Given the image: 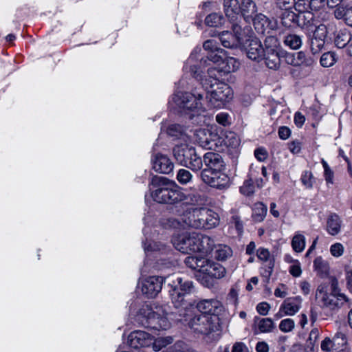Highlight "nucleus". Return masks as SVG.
<instances>
[{"instance_id": "nucleus-48", "label": "nucleus", "mask_w": 352, "mask_h": 352, "mask_svg": "<svg viewBox=\"0 0 352 352\" xmlns=\"http://www.w3.org/2000/svg\"><path fill=\"white\" fill-rule=\"evenodd\" d=\"M322 165L324 168V177L327 184H333L334 183V173L333 171L331 169L327 162L322 159L321 161Z\"/></svg>"}, {"instance_id": "nucleus-21", "label": "nucleus", "mask_w": 352, "mask_h": 352, "mask_svg": "<svg viewBox=\"0 0 352 352\" xmlns=\"http://www.w3.org/2000/svg\"><path fill=\"white\" fill-rule=\"evenodd\" d=\"M223 9L226 17L233 24L241 19V6L238 0H224Z\"/></svg>"}, {"instance_id": "nucleus-58", "label": "nucleus", "mask_w": 352, "mask_h": 352, "mask_svg": "<svg viewBox=\"0 0 352 352\" xmlns=\"http://www.w3.org/2000/svg\"><path fill=\"white\" fill-rule=\"evenodd\" d=\"M270 309V305L266 302H260L256 306L257 311L263 316H265L268 314Z\"/></svg>"}, {"instance_id": "nucleus-63", "label": "nucleus", "mask_w": 352, "mask_h": 352, "mask_svg": "<svg viewBox=\"0 0 352 352\" xmlns=\"http://www.w3.org/2000/svg\"><path fill=\"white\" fill-rule=\"evenodd\" d=\"M291 134L290 129L287 126H280L278 129V136L282 140H287Z\"/></svg>"}, {"instance_id": "nucleus-8", "label": "nucleus", "mask_w": 352, "mask_h": 352, "mask_svg": "<svg viewBox=\"0 0 352 352\" xmlns=\"http://www.w3.org/2000/svg\"><path fill=\"white\" fill-rule=\"evenodd\" d=\"M188 325L195 333L208 336L220 330V319L217 315L198 314L190 318Z\"/></svg>"}, {"instance_id": "nucleus-30", "label": "nucleus", "mask_w": 352, "mask_h": 352, "mask_svg": "<svg viewBox=\"0 0 352 352\" xmlns=\"http://www.w3.org/2000/svg\"><path fill=\"white\" fill-rule=\"evenodd\" d=\"M207 258L201 256H188L185 259V264L189 268L203 273Z\"/></svg>"}, {"instance_id": "nucleus-43", "label": "nucleus", "mask_w": 352, "mask_h": 352, "mask_svg": "<svg viewBox=\"0 0 352 352\" xmlns=\"http://www.w3.org/2000/svg\"><path fill=\"white\" fill-rule=\"evenodd\" d=\"M327 36V28L324 25H320L318 26L313 33L311 38V43L313 44L314 41L316 43L324 42V39Z\"/></svg>"}, {"instance_id": "nucleus-4", "label": "nucleus", "mask_w": 352, "mask_h": 352, "mask_svg": "<svg viewBox=\"0 0 352 352\" xmlns=\"http://www.w3.org/2000/svg\"><path fill=\"white\" fill-rule=\"evenodd\" d=\"M166 315L167 311L163 306L144 304L139 309L136 320L151 329H166L170 326Z\"/></svg>"}, {"instance_id": "nucleus-20", "label": "nucleus", "mask_w": 352, "mask_h": 352, "mask_svg": "<svg viewBox=\"0 0 352 352\" xmlns=\"http://www.w3.org/2000/svg\"><path fill=\"white\" fill-rule=\"evenodd\" d=\"M206 168L203 170H223L225 163L222 157L217 153L208 152L204 155L202 160Z\"/></svg>"}, {"instance_id": "nucleus-3", "label": "nucleus", "mask_w": 352, "mask_h": 352, "mask_svg": "<svg viewBox=\"0 0 352 352\" xmlns=\"http://www.w3.org/2000/svg\"><path fill=\"white\" fill-rule=\"evenodd\" d=\"M172 243L175 249L184 254L208 253L215 246L213 239L195 232L175 235Z\"/></svg>"}, {"instance_id": "nucleus-32", "label": "nucleus", "mask_w": 352, "mask_h": 352, "mask_svg": "<svg viewBox=\"0 0 352 352\" xmlns=\"http://www.w3.org/2000/svg\"><path fill=\"white\" fill-rule=\"evenodd\" d=\"M224 145L232 152L236 151L240 146L241 140L239 136L234 132H228L223 139Z\"/></svg>"}, {"instance_id": "nucleus-59", "label": "nucleus", "mask_w": 352, "mask_h": 352, "mask_svg": "<svg viewBox=\"0 0 352 352\" xmlns=\"http://www.w3.org/2000/svg\"><path fill=\"white\" fill-rule=\"evenodd\" d=\"M228 118L229 115L227 113L224 112H221L216 116L217 122L219 124H222L223 126H226L227 124H228Z\"/></svg>"}, {"instance_id": "nucleus-16", "label": "nucleus", "mask_w": 352, "mask_h": 352, "mask_svg": "<svg viewBox=\"0 0 352 352\" xmlns=\"http://www.w3.org/2000/svg\"><path fill=\"white\" fill-rule=\"evenodd\" d=\"M300 296L286 298L280 306L278 311L276 314V318H281L284 316H294L300 309L302 306Z\"/></svg>"}, {"instance_id": "nucleus-15", "label": "nucleus", "mask_w": 352, "mask_h": 352, "mask_svg": "<svg viewBox=\"0 0 352 352\" xmlns=\"http://www.w3.org/2000/svg\"><path fill=\"white\" fill-rule=\"evenodd\" d=\"M232 30L234 34L235 42L239 44H246L248 43L261 44V41L254 36V33L250 27L248 26L242 29L238 23H235L232 25Z\"/></svg>"}, {"instance_id": "nucleus-2", "label": "nucleus", "mask_w": 352, "mask_h": 352, "mask_svg": "<svg viewBox=\"0 0 352 352\" xmlns=\"http://www.w3.org/2000/svg\"><path fill=\"white\" fill-rule=\"evenodd\" d=\"M153 200L160 204H175L185 199V194L174 182L162 176H154L150 182Z\"/></svg>"}, {"instance_id": "nucleus-49", "label": "nucleus", "mask_w": 352, "mask_h": 352, "mask_svg": "<svg viewBox=\"0 0 352 352\" xmlns=\"http://www.w3.org/2000/svg\"><path fill=\"white\" fill-rule=\"evenodd\" d=\"M329 252L333 257L339 258L344 254V247L341 243L336 242L330 246Z\"/></svg>"}, {"instance_id": "nucleus-1", "label": "nucleus", "mask_w": 352, "mask_h": 352, "mask_svg": "<svg viewBox=\"0 0 352 352\" xmlns=\"http://www.w3.org/2000/svg\"><path fill=\"white\" fill-rule=\"evenodd\" d=\"M193 56L186 60L184 70L190 72L191 76L201 82L204 89L206 91L208 106L210 108L221 109L233 98L232 88L226 83L217 80L218 71L212 67L207 70V75L201 76V73L194 70L193 67L197 65L193 63Z\"/></svg>"}, {"instance_id": "nucleus-53", "label": "nucleus", "mask_w": 352, "mask_h": 352, "mask_svg": "<svg viewBox=\"0 0 352 352\" xmlns=\"http://www.w3.org/2000/svg\"><path fill=\"white\" fill-rule=\"evenodd\" d=\"M302 184L308 188H311L314 184V176L311 172L305 171L301 177Z\"/></svg>"}, {"instance_id": "nucleus-28", "label": "nucleus", "mask_w": 352, "mask_h": 352, "mask_svg": "<svg viewBox=\"0 0 352 352\" xmlns=\"http://www.w3.org/2000/svg\"><path fill=\"white\" fill-rule=\"evenodd\" d=\"M254 331L258 333H269L274 328V322L271 318H256L254 320Z\"/></svg>"}, {"instance_id": "nucleus-56", "label": "nucleus", "mask_w": 352, "mask_h": 352, "mask_svg": "<svg viewBox=\"0 0 352 352\" xmlns=\"http://www.w3.org/2000/svg\"><path fill=\"white\" fill-rule=\"evenodd\" d=\"M329 292L334 294V295L338 296H346L343 293L340 292V290L338 287V281L336 278H331V287L329 288Z\"/></svg>"}, {"instance_id": "nucleus-19", "label": "nucleus", "mask_w": 352, "mask_h": 352, "mask_svg": "<svg viewBox=\"0 0 352 352\" xmlns=\"http://www.w3.org/2000/svg\"><path fill=\"white\" fill-rule=\"evenodd\" d=\"M152 167L157 173L169 174L173 172L174 164L165 155L157 153L151 159Z\"/></svg>"}, {"instance_id": "nucleus-52", "label": "nucleus", "mask_w": 352, "mask_h": 352, "mask_svg": "<svg viewBox=\"0 0 352 352\" xmlns=\"http://www.w3.org/2000/svg\"><path fill=\"white\" fill-rule=\"evenodd\" d=\"M296 17V14L293 11H291L290 10H285L282 13V23L285 26L290 25L289 22L295 21Z\"/></svg>"}, {"instance_id": "nucleus-35", "label": "nucleus", "mask_w": 352, "mask_h": 352, "mask_svg": "<svg viewBox=\"0 0 352 352\" xmlns=\"http://www.w3.org/2000/svg\"><path fill=\"white\" fill-rule=\"evenodd\" d=\"M267 211V208L263 203L258 202L254 204L252 214L254 221L256 222L263 221L266 216Z\"/></svg>"}, {"instance_id": "nucleus-50", "label": "nucleus", "mask_w": 352, "mask_h": 352, "mask_svg": "<svg viewBox=\"0 0 352 352\" xmlns=\"http://www.w3.org/2000/svg\"><path fill=\"white\" fill-rule=\"evenodd\" d=\"M318 0H311L309 1V4L306 6L305 1H297L295 0V5L293 6V8H294L296 11L299 12H303L307 10V7L309 6L311 8H316L315 3Z\"/></svg>"}, {"instance_id": "nucleus-54", "label": "nucleus", "mask_w": 352, "mask_h": 352, "mask_svg": "<svg viewBox=\"0 0 352 352\" xmlns=\"http://www.w3.org/2000/svg\"><path fill=\"white\" fill-rule=\"evenodd\" d=\"M258 258L262 261H267L270 257V252L268 249L259 248L256 251Z\"/></svg>"}, {"instance_id": "nucleus-41", "label": "nucleus", "mask_w": 352, "mask_h": 352, "mask_svg": "<svg viewBox=\"0 0 352 352\" xmlns=\"http://www.w3.org/2000/svg\"><path fill=\"white\" fill-rule=\"evenodd\" d=\"M232 255V249L226 245H219L217 247L216 258L220 261H224Z\"/></svg>"}, {"instance_id": "nucleus-37", "label": "nucleus", "mask_w": 352, "mask_h": 352, "mask_svg": "<svg viewBox=\"0 0 352 352\" xmlns=\"http://www.w3.org/2000/svg\"><path fill=\"white\" fill-rule=\"evenodd\" d=\"M173 342V338L171 336L166 337H159L155 338L153 337V341L151 343L153 350L155 352L160 351L163 348L170 344Z\"/></svg>"}, {"instance_id": "nucleus-24", "label": "nucleus", "mask_w": 352, "mask_h": 352, "mask_svg": "<svg viewBox=\"0 0 352 352\" xmlns=\"http://www.w3.org/2000/svg\"><path fill=\"white\" fill-rule=\"evenodd\" d=\"M203 274L215 278H222L226 276V270L224 267L219 263L211 262L207 259Z\"/></svg>"}, {"instance_id": "nucleus-5", "label": "nucleus", "mask_w": 352, "mask_h": 352, "mask_svg": "<svg viewBox=\"0 0 352 352\" xmlns=\"http://www.w3.org/2000/svg\"><path fill=\"white\" fill-rule=\"evenodd\" d=\"M203 96L200 94L188 92H177L169 101L173 109H177L184 114L189 115L190 118L195 116H200L205 112L201 100Z\"/></svg>"}, {"instance_id": "nucleus-39", "label": "nucleus", "mask_w": 352, "mask_h": 352, "mask_svg": "<svg viewBox=\"0 0 352 352\" xmlns=\"http://www.w3.org/2000/svg\"><path fill=\"white\" fill-rule=\"evenodd\" d=\"M212 36L218 37L219 40L221 42V44H226V43H234V34L233 32L223 31L221 33H217L216 31H212Z\"/></svg>"}, {"instance_id": "nucleus-46", "label": "nucleus", "mask_w": 352, "mask_h": 352, "mask_svg": "<svg viewBox=\"0 0 352 352\" xmlns=\"http://www.w3.org/2000/svg\"><path fill=\"white\" fill-rule=\"evenodd\" d=\"M186 201L189 206L201 207L200 206L204 204V199L199 194H189L188 196L185 195Z\"/></svg>"}, {"instance_id": "nucleus-18", "label": "nucleus", "mask_w": 352, "mask_h": 352, "mask_svg": "<svg viewBox=\"0 0 352 352\" xmlns=\"http://www.w3.org/2000/svg\"><path fill=\"white\" fill-rule=\"evenodd\" d=\"M252 21L257 32L265 34L270 33V30H274L277 27V22L274 19H270L265 15L256 14Z\"/></svg>"}, {"instance_id": "nucleus-17", "label": "nucleus", "mask_w": 352, "mask_h": 352, "mask_svg": "<svg viewBox=\"0 0 352 352\" xmlns=\"http://www.w3.org/2000/svg\"><path fill=\"white\" fill-rule=\"evenodd\" d=\"M153 341V336L144 331H134L129 335L127 339L129 345L134 349L149 346Z\"/></svg>"}, {"instance_id": "nucleus-62", "label": "nucleus", "mask_w": 352, "mask_h": 352, "mask_svg": "<svg viewBox=\"0 0 352 352\" xmlns=\"http://www.w3.org/2000/svg\"><path fill=\"white\" fill-rule=\"evenodd\" d=\"M319 336H320V332H319V330L317 328H314L310 333H309V344H312L313 346L314 345V343L318 340V339L319 338Z\"/></svg>"}, {"instance_id": "nucleus-25", "label": "nucleus", "mask_w": 352, "mask_h": 352, "mask_svg": "<svg viewBox=\"0 0 352 352\" xmlns=\"http://www.w3.org/2000/svg\"><path fill=\"white\" fill-rule=\"evenodd\" d=\"M276 45H266L265 60L267 67L272 69H276L280 65V56L278 52L274 48Z\"/></svg>"}, {"instance_id": "nucleus-61", "label": "nucleus", "mask_w": 352, "mask_h": 352, "mask_svg": "<svg viewBox=\"0 0 352 352\" xmlns=\"http://www.w3.org/2000/svg\"><path fill=\"white\" fill-rule=\"evenodd\" d=\"M274 295L278 298H285L287 295V289L285 285L282 284L274 290Z\"/></svg>"}, {"instance_id": "nucleus-7", "label": "nucleus", "mask_w": 352, "mask_h": 352, "mask_svg": "<svg viewBox=\"0 0 352 352\" xmlns=\"http://www.w3.org/2000/svg\"><path fill=\"white\" fill-rule=\"evenodd\" d=\"M204 50L206 52V57L209 62L208 63L206 60L201 58L200 60H197V56L195 52H192L188 60L192 56H193L194 62L193 63L196 65V67H193L194 70H197L198 72L201 73V76L204 77V76L207 75V70L209 67H212L213 68H217L216 67H213L212 64H217L218 67L221 65L223 60L226 58V51L221 48L217 47V45H204Z\"/></svg>"}, {"instance_id": "nucleus-44", "label": "nucleus", "mask_w": 352, "mask_h": 352, "mask_svg": "<svg viewBox=\"0 0 352 352\" xmlns=\"http://www.w3.org/2000/svg\"><path fill=\"white\" fill-rule=\"evenodd\" d=\"M337 60L336 55L334 52H328L323 54L320 58V64L324 67L333 66Z\"/></svg>"}, {"instance_id": "nucleus-33", "label": "nucleus", "mask_w": 352, "mask_h": 352, "mask_svg": "<svg viewBox=\"0 0 352 352\" xmlns=\"http://www.w3.org/2000/svg\"><path fill=\"white\" fill-rule=\"evenodd\" d=\"M166 132L168 135L182 139L184 142H190L189 137L184 133L183 127L179 124H170L166 129Z\"/></svg>"}, {"instance_id": "nucleus-6", "label": "nucleus", "mask_w": 352, "mask_h": 352, "mask_svg": "<svg viewBox=\"0 0 352 352\" xmlns=\"http://www.w3.org/2000/svg\"><path fill=\"white\" fill-rule=\"evenodd\" d=\"M173 155L176 161L181 166L191 169L192 171H199L203 166V161L195 151L188 142L177 144L173 148Z\"/></svg>"}, {"instance_id": "nucleus-12", "label": "nucleus", "mask_w": 352, "mask_h": 352, "mask_svg": "<svg viewBox=\"0 0 352 352\" xmlns=\"http://www.w3.org/2000/svg\"><path fill=\"white\" fill-rule=\"evenodd\" d=\"M223 170H202L201 177L207 185L219 190L226 189L230 186V177Z\"/></svg>"}, {"instance_id": "nucleus-40", "label": "nucleus", "mask_w": 352, "mask_h": 352, "mask_svg": "<svg viewBox=\"0 0 352 352\" xmlns=\"http://www.w3.org/2000/svg\"><path fill=\"white\" fill-rule=\"evenodd\" d=\"M336 19L344 18L348 25L352 26V8L345 10L343 8H337L334 12Z\"/></svg>"}, {"instance_id": "nucleus-31", "label": "nucleus", "mask_w": 352, "mask_h": 352, "mask_svg": "<svg viewBox=\"0 0 352 352\" xmlns=\"http://www.w3.org/2000/svg\"><path fill=\"white\" fill-rule=\"evenodd\" d=\"M144 250L146 254L151 252V254L153 253L157 255L159 254H166L169 251V248L164 244L161 242L152 241L147 245L146 243L144 244Z\"/></svg>"}, {"instance_id": "nucleus-34", "label": "nucleus", "mask_w": 352, "mask_h": 352, "mask_svg": "<svg viewBox=\"0 0 352 352\" xmlns=\"http://www.w3.org/2000/svg\"><path fill=\"white\" fill-rule=\"evenodd\" d=\"M205 215V229H211L217 226L219 223V217L217 213L212 210L206 208V212L203 213Z\"/></svg>"}, {"instance_id": "nucleus-64", "label": "nucleus", "mask_w": 352, "mask_h": 352, "mask_svg": "<svg viewBox=\"0 0 352 352\" xmlns=\"http://www.w3.org/2000/svg\"><path fill=\"white\" fill-rule=\"evenodd\" d=\"M346 280L349 289L352 292V267L346 270Z\"/></svg>"}, {"instance_id": "nucleus-55", "label": "nucleus", "mask_w": 352, "mask_h": 352, "mask_svg": "<svg viewBox=\"0 0 352 352\" xmlns=\"http://www.w3.org/2000/svg\"><path fill=\"white\" fill-rule=\"evenodd\" d=\"M278 7L284 10H291L295 5V0H277Z\"/></svg>"}, {"instance_id": "nucleus-60", "label": "nucleus", "mask_w": 352, "mask_h": 352, "mask_svg": "<svg viewBox=\"0 0 352 352\" xmlns=\"http://www.w3.org/2000/svg\"><path fill=\"white\" fill-rule=\"evenodd\" d=\"M231 223L234 225L239 234H241L243 232V226L239 217L237 215L233 216L231 219Z\"/></svg>"}, {"instance_id": "nucleus-47", "label": "nucleus", "mask_w": 352, "mask_h": 352, "mask_svg": "<svg viewBox=\"0 0 352 352\" xmlns=\"http://www.w3.org/2000/svg\"><path fill=\"white\" fill-rule=\"evenodd\" d=\"M177 179L179 184L186 185L191 182L192 175L189 170L182 168L179 170L177 174Z\"/></svg>"}, {"instance_id": "nucleus-27", "label": "nucleus", "mask_w": 352, "mask_h": 352, "mask_svg": "<svg viewBox=\"0 0 352 352\" xmlns=\"http://www.w3.org/2000/svg\"><path fill=\"white\" fill-rule=\"evenodd\" d=\"M240 63L238 60L233 57H227L223 60L218 68H215L218 71V74L221 72L226 74L236 72L240 67Z\"/></svg>"}, {"instance_id": "nucleus-9", "label": "nucleus", "mask_w": 352, "mask_h": 352, "mask_svg": "<svg viewBox=\"0 0 352 352\" xmlns=\"http://www.w3.org/2000/svg\"><path fill=\"white\" fill-rule=\"evenodd\" d=\"M168 286L170 287L169 293L174 306L176 308L184 307L186 305L185 296L193 290L192 282L184 280L180 276L172 277Z\"/></svg>"}, {"instance_id": "nucleus-36", "label": "nucleus", "mask_w": 352, "mask_h": 352, "mask_svg": "<svg viewBox=\"0 0 352 352\" xmlns=\"http://www.w3.org/2000/svg\"><path fill=\"white\" fill-rule=\"evenodd\" d=\"M225 22L223 16L220 13L212 12L205 18V24L210 27H219Z\"/></svg>"}, {"instance_id": "nucleus-23", "label": "nucleus", "mask_w": 352, "mask_h": 352, "mask_svg": "<svg viewBox=\"0 0 352 352\" xmlns=\"http://www.w3.org/2000/svg\"><path fill=\"white\" fill-rule=\"evenodd\" d=\"M241 18L247 23H250L257 12V6L252 0H241Z\"/></svg>"}, {"instance_id": "nucleus-13", "label": "nucleus", "mask_w": 352, "mask_h": 352, "mask_svg": "<svg viewBox=\"0 0 352 352\" xmlns=\"http://www.w3.org/2000/svg\"><path fill=\"white\" fill-rule=\"evenodd\" d=\"M164 278L162 276H149L140 283L142 294L148 298L155 297L162 290Z\"/></svg>"}, {"instance_id": "nucleus-26", "label": "nucleus", "mask_w": 352, "mask_h": 352, "mask_svg": "<svg viewBox=\"0 0 352 352\" xmlns=\"http://www.w3.org/2000/svg\"><path fill=\"white\" fill-rule=\"evenodd\" d=\"M327 232L331 236H336L340 232L342 220L336 213L331 214L327 220Z\"/></svg>"}, {"instance_id": "nucleus-14", "label": "nucleus", "mask_w": 352, "mask_h": 352, "mask_svg": "<svg viewBox=\"0 0 352 352\" xmlns=\"http://www.w3.org/2000/svg\"><path fill=\"white\" fill-rule=\"evenodd\" d=\"M265 38V44H275L281 41L284 44H301L302 40L300 36L292 34L288 32H277L274 30H270V33L264 34Z\"/></svg>"}, {"instance_id": "nucleus-10", "label": "nucleus", "mask_w": 352, "mask_h": 352, "mask_svg": "<svg viewBox=\"0 0 352 352\" xmlns=\"http://www.w3.org/2000/svg\"><path fill=\"white\" fill-rule=\"evenodd\" d=\"M316 299L318 305L323 309L331 311L337 309L348 302L346 296L334 295L329 292V287L325 284L320 285L316 291Z\"/></svg>"}, {"instance_id": "nucleus-38", "label": "nucleus", "mask_w": 352, "mask_h": 352, "mask_svg": "<svg viewBox=\"0 0 352 352\" xmlns=\"http://www.w3.org/2000/svg\"><path fill=\"white\" fill-rule=\"evenodd\" d=\"M292 247L296 252H301L305 248V237L300 232H296L292 240Z\"/></svg>"}, {"instance_id": "nucleus-51", "label": "nucleus", "mask_w": 352, "mask_h": 352, "mask_svg": "<svg viewBox=\"0 0 352 352\" xmlns=\"http://www.w3.org/2000/svg\"><path fill=\"white\" fill-rule=\"evenodd\" d=\"M295 327V322L293 319L286 318L282 320L279 324V329L281 331L287 333L292 331Z\"/></svg>"}, {"instance_id": "nucleus-57", "label": "nucleus", "mask_w": 352, "mask_h": 352, "mask_svg": "<svg viewBox=\"0 0 352 352\" xmlns=\"http://www.w3.org/2000/svg\"><path fill=\"white\" fill-rule=\"evenodd\" d=\"M254 156L258 161L263 162L267 159L268 154L265 148H258L254 151Z\"/></svg>"}, {"instance_id": "nucleus-11", "label": "nucleus", "mask_w": 352, "mask_h": 352, "mask_svg": "<svg viewBox=\"0 0 352 352\" xmlns=\"http://www.w3.org/2000/svg\"><path fill=\"white\" fill-rule=\"evenodd\" d=\"M199 207L188 206L180 216L179 219L169 218L166 226L174 229L192 228L197 229Z\"/></svg>"}, {"instance_id": "nucleus-22", "label": "nucleus", "mask_w": 352, "mask_h": 352, "mask_svg": "<svg viewBox=\"0 0 352 352\" xmlns=\"http://www.w3.org/2000/svg\"><path fill=\"white\" fill-rule=\"evenodd\" d=\"M197 308L200 314L217 315L221 311V303L215 299L203 300L197 303Z\"/></svg>"}, {"instance_id": "nucleus-42", "label": "nucleus", "mask_w": 352, "mask_h": 352, "mask_svg": "<svg viewBox=\"0 0 352 352\" xmlns=\"http://www.w3.org/2000/svg\"><path fill=\"white\" fill-rule=\"evenodd\" d=\"M250 179L245 180L243 182V186L240 188V192L246 196L252 195L254 192V182L252 178L253 176L252 173V167L250 168Z\"/></svg>"}, {"instance_id": "nucleus-45", "label": "nucleus", "mask_w": 352, "mask_h": 352, "mask_svg": "<svg viewBox=\"0 0 352 352\" xmlns=\"http://www.w3.org/2000/svg\"><path fill=\"white\" fill-rule=\"evenodd\" d=\"M314 267L318 274H327L329 271L328 263L322 259L321 256L315 258L314 261Z\"/></svg>"}, {"instance_id": "nucleus-29", "label": "nucleus", "mask_w": 352, "mask_h": 352, "mask_svg": "<svg viewBox=\"0 0 352 352\" xmlns=\"http://www.w3.org/2000/svg\"><path fill=\"white\" fill-rule=\"evenodd\" d=\"M245 51L250 59L259 61L265 56L266 47L264 48L263 45H248Z\"/></svg>"}]
</instances>
